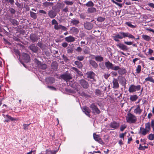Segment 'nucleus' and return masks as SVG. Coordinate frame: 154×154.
Listing matches in <instances>:
<instances>
[{
    "mask_svg": "<svg viewBox=\"0 0 154 154\" xmlns=\"http://www.w3.org/2000/svg\"><path fill=\"white\" fill-rule=\"evenodd\" d=\"M110 76V74L108 73L107 74L104 73L103 75L104 78L106 79H107Z\"/></svg>",
    "mask_w": 154,
    "mask_h": 154,
    "instance_id": "57",
    "label": "nucleus"
},
{
    "mask_svg": "<svg viewBox=\"0 0 154 154\" xmlns=\"http://www.w3.org/2000/svg\"><path fill=\"white\" fill-rule=\"evenodd\" d=\"M29 38L32 42H37L38 39V36L34 34H31L30 35Z\"/></svg>",
    "mask_w": 154,
    "mask_h": 154,
    "instance_id": "14",
    "label": "nucleus"
},
{
    "mask_svg": "<svg viewBox=\"0 0 154 154\" xmlns=\"http://www.w3.org/2000/svg\"><path fill=\"white\" fill-rule=\"evenodd\" d=\"M11 22L14 25H17L18 24L17 21L15 19H12L11 20Z\"/></svg>",
    "mask_w": 154,
    "mask_h": 154,
    "instance_id": "51",
    "label": "nucleus"
},
{
    "mask_svg": "<svg viewBox=\"0 0 154 154\" xmlns=\"http://www.w3.org/2000/svg\"><path fill=\"white\" fill-rule=\"evenodd\" d=\"M79 23V20H76L75 18H73L71 21V23L73 25L75 26L77 25Z\"/></svg>",
    "mask_w": 154,
    "mask_h": 154,
    "instance_id": "28",
    "label": "nucleus"
},
{
    "mask_svg": "<svg viewBox=\"0 0 154 154\" xmlns=\"http://www.w3.org/2000/svg\"><path fill=\"white\" fill-rule=\"evenodd\" d=\"M126 119L127 122L130 123H135L137 121L136 117L131 113H128Z\"/></svg>",
    "mask_w": 154,
    "mask_h": 154,
    "instance_id": "2",
    "label": "nucleus"
},
{
    "mask_svg": "<svg viewBox=\"0 0 154 154\" xmlns=\"http://www.w3.org/2000/svg\"><path fill=\"white\" fill-rule=\"evenodd\" d=\"M65 40L67 42L69 43L75 41V39L74 37L71 35H70L65 37Z\"/></svg>",
    "mask_w": 154,
    "mask_h": 154,
    "instance_id": "18",
    "label": "nucleus"
},
{
    "mask_svg": "<svg viewBox=\"0 0 154 154\" xmlns=\"http://www.w3.org/2000/svg\"><path fill=\"white\" fill-rule=\"evenodd\" d=\"M62 57H63L64 61L65 62H67L69 60L66 56H65L64 55H63L62 56Z\"/></svg>",
    "mask_w": 154,
    "mask_h": 154,
    "instance_id": "60",
    "label": "nucleus"
},
{
    "mask_svg": "<svg viewBox=\"0 0 154 154\" xmlns=\"http://www.w3.org/2000/svg\"><path fill=\"white\" fill-rule=\"evenodd\" d=\"M89 64L94 68L96 69L98 67L97 63L94 60H90L89 61Z\"/></svg>",
    "mask_w": 154,
    "mask_h": 154,
    "instance_id": "21",
    "label": "nucleus"
},
{
    "mask_svg": "<svg viewBox=\"0 0 154 154\" xmlns=\"http://www.w3.org/2000/svg\"><path fill=\"white\" fill-rule=\"evenodd\" d=\"M105 19V18L101 17H99L97 18V21L100 22H102Z\"/></svg>",
    "mask_w": 154,
    "mask_h": 154,
    "instance_id": "49",
    "label": "nucleus"
},
{
    "mask_svg": "<svg viewBox=\"0 0 154 154\" xmlns=\"http://www.w3.org/2000/svg\"><path fill=\"white\" fill-rule=\"evenodd\" d=\"M149 132L146 130V129H145L144 128L141 127L140 128L139 133L143 135H145L147 133H148Z\"/></svg>",
    "mask_w": 154,
    "mask_h": 154,
    "instance_id": "20",
    "label": "nucleus"
},
{
    "mask_svg": "<svg viewBox=\"0 0 154 154\" xmlns=\"http://www.w3.org/2000/svg\"><path fill=\"white\" fill-rule=\"evenodd\" d=\"M75 51L78 52L80 53L82 51V49L81 47H78L75 49Z\"/></svg>",
    "mask_w": 154,
    "mask_h": 154,
    "instance_id": "55",
    "label": "nucleus"
},
{
    "mask_svg": "<svg viewBox=\"0 0 154 154\" xmlns=\"http://www.w3.org/2000/svg\"><path fill=\"white\" fill-rule=\"evenodd\" d=\"M112 2L114 3L116 5H118L119 7H122V4L116 2H115L114 0H111Z\"/></svg>",
    "mask_w": 154,
    "mask_h": 154,
    "instance_id": "52",
    "label": "nucleus"
},
{
    "mask_svg": "<svg viewBox=\"0 0 154 154\" xmlns=\"http://www.w3.org/2000/svg\"><path fill=\"white\" fill-rule=\"evenodd\" d=\"M46 153L45 154H56L57 152L55 151H52L51 150H46Z\"/></svg>",
    "mask_w": 154,
    "mask_h": 154,
    "instance_id": "40",
    "label": "nucleus"
},
{
    "mask_svg": "<svg viewBox=\"0 0 154 154\" xmlns=\"http://www.w3.org/2000/svg\"><path fill=\"white\" fill-rule=\"evenodd\" d=\"M2 116L5 118H7L8 119H9L11 121H13L15 120V119L14 118L12 117L11 116L8 115H5V114H2Z\"/></svg>",
    "mask_w": 154,
    "mask_h": 154,
    "instance_id": "39",
    "label": "nucleus"
},
{
    "mask_svg": "<svg viewBox=\"0 0 154 154\" xmlns=\"http://www.w3.org/2000/svg\"><path fill=\"white\" fill-rule=\"evenodd\" d=\"M9 11L10 12L11 14H14L15 13L16 11L12 8H10L9 9Z\"/></svg>",
    "mask_w": 154,
    "mask_h": 154,
    "instance_id": "48",
    "label": "nucleus"
},
{
    "mask_svg": "<svg viewBox=\"0 0 154 154\" xmlns=\"http://www.w3.org/2000/svg\"><path fill=\"white\" fill-rule=\"evenodd\" d=\"M29 48L32 52L35 53L38 52V49L37 46H35L34 44H33L30 45Z\"/></svg>",
    "mask_w": 154,
    "mask_h": 154,
    "instance_id": "12",
    "label": "nucleus"
},
{
    "mask_svg": "<svg viewBox=\"0 0 154 154\" xmlns=\"http://www.w3.org/2000/svg\"><path fill=\"white\" fill-rule=\"evenodd\" d=\"M94 4L93 2L91 1L88 2L85 4V6L87 7H93L94 6Z\"/></svg>",
    "mask_w": 154,
    "mask_h": 154,
    "instance_id": "36",
    "label": "nucleus"
},
{
    "mask_svg": "<svg viewBox=\"0 0 154 154\" xmlns=\"http://www.w3.org/2000/svg\"><path fill=\"white\" fill-rule=\"evenodd\" d=\"M118 67V69L116 70H118V72L119 74L122 75L125 73L126 72V70L123 68H120L119 66H117Z\"/></svg>",
    "mask_w": 154,
    "mask_h": 154,
    "instance_id": "15",
    "label": "nucleus"
},
{
    "mask_svg": "<svg viewBox=\"0 0 154 154\" xmlns=\"http://www.w3.org/2000/svg\"><path fill=\"white\" fill-rule=\"evenodd\" d=\"M46 82L48 83L52 84L54 83V78L52 77H49L46 78L45 79Z\"/></svg>",
    "mask_w": 154,
    "mask_h": 154,
    "instance_id": "26",
    "label": "nucleus"
},
{
    "mask_svg": "<svg viewBox=\"0 0 154 154\" xmlns=\"http://www.w3.org/2000/svg\"><path fill=\"white\" fill-rule=\"evenodd\" d=\"M62 11L66 13L68 11V8L67 6H66L63 9Z\"/></svg>",
    "mask_w": 154,
    "mask_h": 154,
    "instance_id": "63",
    "label": "nucleus"
},
{
    "mask_svg": "<svg viewBox=\"0 0 154 154\" xmlns=\"http://www.w3.org/2000/svg\"><path fill=\"white\" fill-rule=\"evenodd\" d=\"M30 14L31 17L34 19H35L37 18V16L35 13L30 11Z\"/></svg>",
    "mask_w": 154,
    "mask_h": 154,
    "instance_id": "38",
    "label": "nucleus"
},
{
    "mask_svg": "<svg viewBox=\"0 0 154 154\" xmlns=\"http://www.w3.org/2000/svg\"><path fill=\"white\" fill-rule=\"evenodd\" d=\"M57 64L56 62H53L51 63V68L52 69L55 70L57 69Z\"/></svg>",
    "mask_w": 154,
    "mask_h": 154,
    "instance_id": "34",
    "label": "nucleus"
},
{
    "mask_svg": "<svg viewBox=\"0 0 154 154\" xmlns=\"http://www.w3.org/2000/svg\"><path fill=\"white\" fill-rule=\"evenodd\" d=\"M141 71V66L140 65H138L136 69V73H139Z\"/></svg>",
    "mask_w": 154,
    "mask_h": 154,
    "instance_id": "42",
    "label": "nucleus"
},
{
    "mask_svg": "<svg viewBox=\"0 0 154 154\" xmlns=\"http://www.w3.org/2000/svg\"><path fill=\"white\" fill-rule=\"evenodd\" d=\"M79 16L80 18L82 19H84L85 18L86 16L83 14H80Z\"/></svg>",
    "mask_w": 154,
    "mask_h": 154,
    "instance_id": "61",
    "label": "nucleus"
},
{
    "mask_svg": "<svg viewBox=\"0 0 154 154\" xmlns=\"http://www.w3.org/2000/svg\"><path fill=\"white\" fill-rule=\"evenodd\" d=\"M80 83L82 87L85 89H87L89 86L88 83L84 79H81L80 81Z\"/></svg>",
    "mask_w": 154,
    "mask_h": 154,
    "instance_id": "10",
    "label": "nucleus"
},
{
    "mask_svg": "<svg viewBox=\"0 0 154 154\" xmlns=\"http://www.w3.org/2000/svg\"><path fill=\"white\" fill-rule=\"evenodd\" d=\"M109 126L113 129H117L119 126V123L115 121L111 122L109 125Z\"/></svg>",
    "mask_w": 154,
    "mask_h": 154,
    "instance_id": "11",
    "label": "nucleus"
},
{
    "mask_svg": "<svg viewBox=\"0 0 154 154\" xmlns=\"http://www.w3.org/2000/svg\"><path fill=\"white\" fill-rule=\"evenodd\" d=\"M23 59L26 63H27L29 62L30 59L29 55L26 53H23L22 55Z\"/></svg>",
    "mask_w": 154,
    "mask_h": 154,
    "instance_id": "16",
    "label": "nucleus"
},
{
    "mask_svg": "<svg viewBox=\"0 0 154 154\" xmlns=\"http://www.w3.org/2000/svg\"><path fill=\"white\" fill-rule=\"evenodd\" d=\"M51 23L52 25H54L58 24L57 20L55 19L53 20L52 21Z\"/></svg>",
    "mask_w": 154,
    "mask_h": 154,
    "instance_id": "56",
    "label": "nucleus"
},
{
    "mask_svg": "<svg viewBox=\"0 0 154 154\" xmlns=\"http://www.w3.org/2000/svg\"><path fill=\"white\" fill-rule=\"evenodd\" d=\"M148 138L150 140H152L154 139V135L152 134H150L148 136Z\"/></svg>",
    "mask_w": 154,
    "mask_h": 154,
    "instance_id": "54",
    "label": "nucleus"
},
{
    "mask_svg": "<svg viewBox=\"0 0 154 154\" xmlns=\"http://www.w3.org/2000/svg\"><path fill=\"white\" fill-rule=\"evenodd\" d=\"M54 28L57 30L61 29L63 31H67V28L66 27L63 26L61 25L57 24L55 25L54 26Z\"/></svg>",
    "mask_w": 154,
    "mask_h": 154,
    "instance_id": "8",
    "label": "nucleus"
},
{
    "mask_svg": "<svg viewBox=\"0 0 154 154\" xmlns=\"http://www.w3.org/2000/svg\"><path fill=\"white\" fill-rule=\"evenodd\" d=\"M87 11L88 13H93L96 12L97 11V10L95 8L91 7V8H88Z\"/></svg>",
    "mask_w": 154,
    "mask_h": 154,
    "instance_id": "27",
    "label": "nucleus"
},
{
    "mask_svg": "<svg viewBox=\"0 0 154 154\" xmlns=\"http://www.w3.org/2000/svg\"><path fill=\"white\" fill-rule=\"evenodd\" d=\"M90 108L92 110V113L94 114H98L100 112V111L94 103L91 104L90 106Z\"/></svg>",
    "mask_w": 154,
    "mask_h": 154,
    "instance_id": "4",
    "label": "nucleus"
},
{
    "mask_svg": "<svg viewBox=\"0 0 154 154\" xmlns=\"http://www.w3.org/2000/svg\"><path fill=\"white\" fill-rule=\"evenodd\" d=\"M86 74L88 78L93 79H94L95 74L93 72L90 71L88 72Z\"/></svg>",
    "mask_w": 154,
    "mask_h": 154,
    "instance_id": "19",
    "label": "nucleus"
},
{
    "mask_svg": "<svg viewBox=\"0 0 154 154\" xmlns=\"http://www.w3.org/2000/svg\"><path fill=\"white\" fill-rule=\"evenodd\" d=\"M83 111L85 114L89 117L90 116V114L91 112V110L89 108L87 107H85L83 108Z\"/></svg>",
    "mask_w": 154,
    "mask_h": 154,
    "instance_id": "23",
    "label": "nucleus"
},
{
    "mask_svg": "<svg viewBox=\"0 0 154 154\" xmlns=\"http://www.w3.org/2000/svg\"><path fill=\"white\" fill-rule=\"evenodd\" d=\"M74 63L79 68H81L82 66V63L79 61H76L74 62Z\"/></svg>",
    "mask_w": 154,
    "mask_h": 154,
    "instance_id": "35",
    "label": "nucleus"
},
{
    "mask_svg": "<svg viewBox=\"0 0 154 154\" xmlns=\"http://www.w3.org/2000/svg\"><path fill=\"white\" fill-rule=\"evenodd\" d=\"M126 24L128 26L132 28H136V26L132 25L130 22H127Z\"/></svg>",
    "mask_w": 154,
    "mask_h": 154,
    "instance_id": "43",
    "label": "nucleus"
},
{
    "mask_svg": "<svg viewBox=\"0 0 154 154\" xmlns=\"http://www.w3.org/2000/svg\"><path fill=\"white\" fill-rule=\"evenodd\" d=\"M94 138V140L102 145H103L105 143L102 140L101 138L100 137L99 135L96 134L95 133H94L93 134Z\"/></svg>",
    "mask_w": 154,
    "mask_h": 154,
    "instance_id": "5",
    "label": "nucleus"
},
{
    "mask_svg": "<svg viewBox=\"0 0 154 154\" xmlns=\"http://www.w3.org/2000/svg\"><path fill=\"white\" fill-rule=\"evenodd\" d=\"M69 32L71 34L75 35L79 32V29L75 27H72L70 30Z\"/></svg>",
    "mask_w": 154,
    "mask_h": 154,
    "instance_id": "17",
    "label": "nucleus"
},
{
    "mask_svg": "<svg viewBox=\"0 0 154 154\" xmlns=\"http://www.w3.org/2000/svg\"><path fill=\"white\" fill-rule=\"evenodd\" d=\"M90 49L87 46L85 47L83 51L84 54H88L90 52Z\"/></svg>",
    "mask_w": 154,
    "mask_h": 154,
    "instance_id": "33",
    "label": "nucleus"
},
{
    "mask_svg": "<svg viewBox=\"0 0 154 154\" xmlns=\"http://www.w3.org/2000/svg\"><path fill=\"white\" fill-rule=\"evenodd\" d=\"M103 139L106 142H108L109 139V136L108 135H105Z\"/></svg>",
    "mask_w": 154,
    "mask_h": 154,
    "instance_id": "44",
    "label": "nucleus"
},
{
    "mask_svg": "<svg viewBox=\"0 0 154 154\" xmlns=\"http://www.w3.org/2000/svg\"><path fill=\"white\" fill-rule=\"evenodd\" d=\"M116 46L122 50L127 51L128 50V47L126 45L121 43H118L116 45Z\"/></svg>",
    "mask_w": 154,
    "mask_h": 154,
    "instance_id": "7",
    "label": "nucleus"
},
{
    "mask_svg": "<svg viewBox=\"0 0 154 154\" xmlns=\"http://www.w3.org/2000/svg\"><path fill=\"white\" fill-rule=\"evenodd\" d=\"M142 111V109H140V105H137V107L134 109V112L136 114L140 115Z\"/></svg>",
    "mask_w": 154,
    "mask_h": 154,
    "instance_id": "25",
    "label": "nucleus"
},
{
    "mask_svg": "<svg viewBox=\"0 0 154 154\" xmlns=\"http://www.w3.org/2000/svg\"><path fill=\"white\" fill-rule=\"evenodd\" d=\"M95 60L98 62H101L103 60V58L100 56H97L94 57Z\"/></svg>",
    "mask_w": 154,
    "mask_h": 154,
    "instance_id": "29",
    "label": "nucleus"
},
{
    "mask_svg": "<svg viewBox=\"0 0 154 154\" xmlns=\"http://www.w3.org/2000/svg\"><path fill=\"white\" fill-rule=\"evenodd\" d=\"M112 83L113 85L112 87L114 89H118L119 88V85L118 79L113 78Z\"/></svg>",
    "mask_w": 154,
    "mask_h": 154,
    "instance_id": "13",
    "label": "nucleus"
},
{
    "mask_svg": "<svg viewBox=\"0 0 154 154\" xmlns=\"http://www.w3.org/2000/svg\"><path fill=\"white\" fill-rule=\"evenodd\" d=\"M47 66L45 64H43L41 65V68L43 69H45L46 68Z\"/></svg>",
    "mask_w": 154,
    "mask_h": 154,
    "instance_id": "64",
    "label": "nucleus"
},
{
    "mask_svg": "<svg viewBox=\"0 0 154 154\" xmlns=\"http://www.w3.org/2000/svg\"><path fill=\"white\" fill-rule=\"evenodd\" d=\"M142 38L145 40L149 41L151 40V38L150 36L147 35H142Z\"/></svg>",
    "mask_w": 154,
    "mask_h": 154,
    "instance_id": "32",
    "label": "nucleus"
},
{
    "mask_svg": "<svg viewBox=\"0 0 154 154\" xmlns=\"http://www.w3.org/2000/svg\"><path fill=\"white\" fill-rule=\"evenodd\" d=\"M64 3L67 5H72L73 4V2L72 1H69L66 0L64 1Z\"/></svg>",
    "mask_w": 154,
    "mask_h": 154,
    "instance_id": "47",
    "label": "nucleus"
},
{
    "mask_svg": "<svg viewBox=\"0 0 154 154\" xmlns=\"http://www.w3.org/2000/svg\"><path fill=\"white\" fill-rule=\"evenodd\" d=\"M95 94L97 96H99L101 94V91L100 90L96 89L95 90Z\"/></svg>",
    "mask_w": 154,
    "mask_h": 154,
    "instance_id": "50",
    "label": "nucleus"
},
{
    "mask_svg": "<svg viewBox=\"0 0 154 154\" xmlns=\"http://www.w3.org/2000/svg\"><path fill=\"white\" fill-rule=\"evenodd\" d=\"M105 65L106 68L108 69H111L114 70L116 71V70L118 68V67L117 66H114L109 61L105 62Z\"/></svg>",
    "mask_w": 154,
    "mask_h": 154,
    "instance_id": "3",
    "label": "nucleus"
},
{
    "mask_svg": "<svg viewBox=\"0 0 154 154\" xmlns=\"http://www.w3.org/2000/svg\"><path fill=\"white\" fill-rule=\"evenodd\" d=\"M118 81L119 83L122 86H125L126 84V80L125 78L123 76L119 75L118 76Z\"/></svg>",
    "mask_w": 154,
    "mask_h": 154,
    "instance_id": "6",
    "label": "nucleus"
},
{
    "mask_svg": "<svg viewBox=\"0 0 154 154\" xmlns=\"http://www.w3.org/2000/svg\"><path fill=\"white\" fill-rule=\"evenodd\" d=\"M84 59V56H78L77 57V59L79 61H82Z\"/></svg>",
    "mask_w": 154,
    "mask_h": 154,
    "instance_id": "46",
    "label": "nucleus"
},
{
    "mask_svg": "<svg viewBox=\"0 0 154 154\" xmlns=\"http://www.w3.org/2000/svg\"><path fill=\"white\" fill-rule=\"evenodd\" d=\"M145 81H149L154 83V79L151 77H148L145 79Z\"/></svg>",
    "mask_w": 154,
    "mask_h": 154,
    "instance_id": "41",
    "label": "nucleus"
},
{
    "mask_svg": "<svg viewBox=\"0 0 154 154\" xmlns=\"http://www.w3.org/2000/svg\"><path fill=\"white\" fill-rule=\"evenodd\" d=\"M134 87L135 92L140 90L141 89V86L140 85H138L137 86L134 85Z\"/></svg>",
    "mask_w": 154,
    "mask_h": 154,
    "instance_id": "45",
    "label": "nucleus"
},
{
    "mask_svg": "<svg viewBox=\"0 0 154 154\" xmlns=\"http://www.w3.org/2000/svg\"><path fill=\"white\" fill-rule=\"evenodd\" d=\"M133 42H128V41H125L124 43L128 45H132Z\"/></svg>",
    "mask_w": 154,
    "mask_h": 154,
    "instance_id": "58",
    "label": "nucleus"
},
{
    "mask_svg": "<svg viewBox=\"0 0 154 154\" xmlns=\"http://www.w3.org/2000/svg\"><path fill=\"white\" fill-rule=\"evenodd\" d=\"M138 98V96L137 95H134L130 96V100L132 101H134L136 100Z\"/></svg>",
    "mask_w": 154,
    "mask_h": 154,
    "instance_id": "31",
    "label": "nucleus"
},
{
    "mask_svg": "<svg viewBox=\"0 0 154 154\" xmlns=\"http://www.w3.org/2000/svg\"><path fill=\"white\" fill-rule=\"evenodd\" d=\"M144 128L146 129V130L149 132L151 129L150 127V123L149 122H148L145 124V128Z\"/></svg>",
    "mask_w": 154,
    "mask_h": 154,
    "instance_id": "37",
    "label": "nucleus"
},
{
    "mask_svg": "<svg viewBox=\"0 0 154 154\" xmlns=\"http://www.w3.org/2000/svg\"><path fill=\"white\" fill-rule=\"evenodd\" d=\"M48 15L51 18H54L57 15L56 12L53 10H51L48 12Z\"/></svg>",
    "mask_w": 154,
    "mask_h": 154,
    "instance_id": "22",
    "label": "nucleus"
},
{
    "mask_svg": "<svg viewBox=\"0 0 154 154\" xmlns=\"http://www.w3.org/2000/svg\"><path fill=\"white\" fill-rule=\"evenodd\" d=\"M84 26L86 29L88 30H90L93 27L92 24L89 22H86L84 23Z\"/></svg>",
    "mask_w": 154,
    "mask_h": 154,
    "instance_id": "24",
    "label": "nucleus"
},
{
    "mask_svg": "<svg viewBox=\"0 0 154 154\" xmlns=\"http://www.w3.org/2000/svg\"><path fill=\"white\" fill-rule=\"evenodd\" d=\"M60 77L62 79L66 81L72 79V77L71 75L67 73L61 75H60Z\"/></svg>",
    "mask_w": 154,
    "mask_h": 154,
    "instance_id": "9",
    "label": "nucleus"
},
{
    "mask_svg": "<svg viewBox=\"0 0 154 154\" xmlns=\"http://www.w3.org/2000/svg\"><path fill=\"white\" fill-rule=\"evenodd\" d=\"M113 40L116 42H119V39H122L123 38L128 37L129 38H134V36L128 32H120L118 34L112 36Z\"/></svg>",
    "mask_w": 154,
    "mask_h": 154,
    "instance_id": "1",
    "label": "nucleus"
},
{
    "mask_svg": "<svg viewBox=\"0 0 154 154\" xmlns=\"http://www.w3.org/2000/svg\"><path fill=\"white\" fill-rule=\"evenodd\" d=\"M47 88H50V89H51V90H54V91H56V88L55 87H54L53 86H47Z\"/></svg>",
    "mask_w": 154,
    "mask_h": 154,
    "instance_id": "62",
    "label": "nucleus"
},
{
    "mask_svg": "<svg viewBox=\"0 0 154 154\" xmlns=\"http://www.w3.org/2000/svg\"><path fill=\"white\" fill-rule=\"evenodd\" d=\"M30 124H23V129L25 130H28V127L30 125Z\"/></svg>",
    "mask_w": 154,
    "mask_h": 154,
    "instance_id": "53",
    "label": "nucleus"
},
{
    "mask_svg": "<svg viewBox=\"0 0 154 154\" xmlns=\"http://www.w3.org/2000/svg\"><path fill=\"white\" fill-rule=\"evenodd\" d=\"M126 126L125 125H122L120 128V130L122 131H123L126 128Z\"/></svg>",
    "mask_w": 154,
    "mask_h": 154,
    "instance_id": "59",
    "label": "nucleus"
},
{
    "mask_svg": "<svg viewBox=\"0 0 154 154\" xmlns=\"http://www.w3.org/2000/svg\"><path fill=\"white\" fill-rule=\"evenodd\" d=\"M134 85H131L128 89V91L130 93H133L135 92L134 90Z\"/></svg>",
    "mask_w": 154,
    "mask_h": 154,
    "instance_id": "30",
    "label": "nucleus"
}]
</instances>
